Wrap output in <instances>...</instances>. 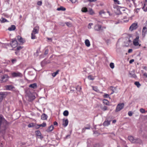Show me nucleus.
<instances>
[{"mask_svg":"<svg viewBox=\"0 0 147 147\" xmlns=\"http://www.w3.org/2000/svg\"><path fill=\"white\" fill-rule=\"evenodd\" d=\"M8 123L3 117L0 115V134L1 136L5 134Z\"/></svg>","mask_w":147,"mask_h":147,"instance_id":"1","label":"nucleus"},{"mask_svg":"<svg viewBox=\"0 0 147 147\" xmlns=\"http://www.w3.org/2000/svg\"><path fill=\"white\" fill-rule=\"evenodd\" d=\"M106 28V27L104 26H102L101 25L97 24L96 25L94 28V30L100 33L103 32L104 31V29Z\"/></svg>","mask_w":147,"mask_h":147,"instance_id":"2","label":"nucleus"},{"mask_svg":"<svg viewBox=\"0 0 147 147\" xmlns=\"http://www.w3.org/2000/svg\"><path fill=\"white\" fill-rule=\"evenodd\" d=\"M124 106V104L123 103L119 104L117 106L115 110L116 112H118L122 109Z\"/></svg>","mask_w":147,"mask_h":147,"instance_id":"3","label":"nucleus"},{"mask_svg":"<svg viewBox=\"0 0 147 147\" xmlns=\"http://www.w3.org/2000/svg\"><path fill=\"white\" fill-rule=\"evenodd\" d=\"M26 95L29 98H30V100H33L35 98V96H34L30 92L27 91H26Z\"/></svg>","mask_w":147,"mask_h":147,"instance_id":"4","label":"nucleus"},{"mask_svg":"<svg viewBox=\"0 0 147 147\" xmlns=\"http://www.w3.org/2000/svg\"><path fill=\"white\" fill-rule=\"evenodd\" d=\"M9 77L7 75H4L1 77L0 80L2 82H5L8 80Z\"/></svg>","mask_w":147,"mask_h":147,"instance_id":"5","label":"nucleus"},{"mask_svg":"<svg viewBox=\"0 0 147 147\" xmlns=\"http://www.w3.org/2000/svg\"><path fill=\"white\" fill-rule=\"evenodd\" d=\"M7 93L6 92H0V102L5 98L7 95Z\"/></svg>","mask_w":147,"mask_h":147,"instance_id":"6","label":"nucleus"},{"mask_svg":"<svg viewBox=\"0 0 147 147\" xmlns=\"http://www.w3.org/2000/svg\"><path fill=\"white\" fill-rule=\"evenodd\" d=\"M139 36H137L136 38L134 39L133 41V43L134 45L137 46L139 45V46H140L141 44H139Z\"/></svg>","mask_w":147,"mask_h":147,"instance_id":"7","label":"nucleus"},{"mask_svg":"<svg viewBox=\"0 0 147 147\" xmlns=\"http://www.w3.org/2000/svg\"><path fill=\"white\" fill-rule=\"evenodd\" d=\"M18 45L17 41L16 38L12 39L11 45L13 48H14L16 47Z\"/></svg>","mask_w":147,"mask_h":147,"instance_id":"8","label":"nucleus"},{"mask_svg":"<svg viewBox=\"0 0 147 147\" xmlns=\"http://www.w3.org/2000/svg\"><path fill=\"white\" fill-rule=\"evenodd\" d=\"M11 75L13 77H21L22 76V74L18 72L12 73Z\"/></svg>","mask_w":147,"mask_h":147,"instance_id":"9","label":"nucleus"},{"mask_svg":"<svg viewBox=\"0 0 147 147\" xmlns=\"http://www.w3.org/2000/svg\"><path fill=\"white\" fill-rule=\"evenodd\" d=\"M138 27V24L137 23H134L132 24L129 28V29L131 31L134 30L136 29Z\"/></svg>","mask_w":147,"mask_h":147,"instance_id":"10","label":"nucleus"},{"mask_svg":"<svg viewBox=\"0 0 147 147\" xmlns=\"http://www.w3.org/2000/svg\"><path fill=\"white\" fill-rule=\"evenodd\" d=\"M68 121L67 119H63V125L64 127H66L68 125Z\"/></svg>","mask_w":147,"mask_h":147,"instance_id":"11","label":"nucleus"},{"mask_svg":"<svg viewBox=\"0 0 147 147\" xmlns=\"http://www.w3.org/2000/svg\"><path fill=\"white\" fill-rule=\"evenodd\" d=\"M38 31L39 29L38 27L36 26L34 28L32 33H33L34 34H37L38 32Z\"/></svg>","mask_w":147,"mask_h":147,"instance_id":"12","label":"nucleus"},{"mask_svg":"<svg viewBox=\"0 0 147 147\" xmlns=\"http://www.w3.org/2000/svg\"><path fill=\"white\" fill-rule=\"evenodd\" d=\"M29 87L33 89H36L37 87V84L36 83H33L30 84Z\"/></svg>","mask_w":147,"mask_h":147,"instance_id":"13","label":"nucleus"},{"mask_svg":"<svg viewBox=\"0 0 147 147\" xmlns=\"http://www.w3.org/2000/svg\"><path fill=\"white\" fill-rule=\"evenodd\" d=\"M128 139L131 143H134L136 138H134L132 136H130L128 137Z\"/></svg>","mask_w":147,"mask_h":147,"instance_id":"14","label":"nucleus"},{"mask_svg":"<svg viewBox=\"0 0 147 147\" xmlns=\"http://www.w3.org/2000/svg\"><path fill=\"white\" fill-rule=\"evenodd\" d=\"M135 141V142L134 143L141 144L142 143V141L139 138H136Z\"/></svg>","mask_w":147,"mask_h":147,"instance_id":"15","label":"nucleus"},{"mask_svg":"<svg viewBox=\"0 0 147 147\" xmlns=\"http://www.w3.org/2000/svg\"><path fill=\"white\" fill-rule=\"evenodd\" d=\"M54 128L53 126V125H51L48 127V128L46 130V131L48 132H50L53 130Z\"/></svg>","mask_w":147,"mask_h":147,"instance_id":"16","label":"nucleus"},{"mask_svg":"<svg viewBox=\"0 0 147 147\" xmlns=\"http://www.w3.org/2000/svg\"><path fill=\"white\" fill-rule=\"evenodd\" d=\"M147 31V29L146 27H144L142 31V35L144 37L145 36Z\"/></svg>","mask_w":147,"mask_h":147,"instance_id":"17","label":"nucleus"},{"mask_svg":"<svg viewBox=\"0 0 147 147\" xmlns=\"http://www.w3.org/2000/svg\"><path fill=\"white\" fill-rule=\"evenodd\" d=\"M35 133L36 136L40 137V138L41 139L43 138V137L41 136V134L40 131L37 130L36 131H35Z\"/></svg>","mask_w":147,"mask_h":147,"instance_id":"18","label":"nucleus"},{"mask_svg":"<svg viewBox=\"0 0 147 147\" xmlns=\"http://www.w3.org/2000/svg\"><path fill=\"white\" fill-rule=\"evenodd\" d=\"M47 116L45 114L43 113L41 116V119L43 120H45L47 119Z\"/></svg>","mask_w":147,"mask_h":147,"instance_id":"19","label":"nucleus"},{"mask_svg":"<svg viewBox=\"0 0 147 147\" xmlns=\"http://www.w3.org/2000/svg\"><path fill=\"white\" fill-rule=\"evenodd\" d=\"M16 28V26L15 25H12L10 27L8 28V30L10 31H13Z\"/></svg>","mask_w":147,"mask_h":147,"instance_id":"20","label":"nucleus"},{"mask_svg":"<svg viewBox=\"0 0 147 147\" xmlns=\"http://www.w3.org/2000/svg\"><path fill=\"white\" fill-rule=\"evenodd\" d=\"M126 40H127V42H128L125 45V46L127 47L129 45V44L131 42V41L129 38H126Z\"/></svg>","mask_w":147,"mask_h":147,"instance_id":"21","label":"nucleus"},{"mask_svg":"<svg viewBox=\"0 0 147 147\" xmlns=\"http://www.w3.org/2000/svg\"><path fill=\"white\" fill-rule=\"evenodd\" d=\"M18 40V41L21 43L24 42V40L23 38L20 36H17Z\"/></svg>","mask_w":147,"mask_h":147,"instance_id":"22","label":"nucleus"},{"mask_svg":"<svg viewBox=\"0 0 147 147\" xmlns=\"http://www.w3.org/2000/svg\"><path fill=\"white\" fill-rule=\"evenodd\" d=\"M85 43L87 47H89L90 45V42L88 39H86L85 40Z\"/></svg>","mask_w":147,"mask_h":147,"instance_id":"23","label":"nucleus"},{"mask_svg":"<svg viewBox=\"0 0 147 147\" xmlns=\"http://www.w3.org/2000/svg\"><path fill=\"white\" fill-rule=\"evenodd\" d=\"M103 145L101 143H96L95 144L94 147H103Z\"/></svg>","mask_w":147,"mask_h":147,"instance_id":"24","label":"nucleus"},{"mask_svg":"<svg viewBox=\"0 0 147 147\" xmlns=\"http://www.w3.org/2000/svg\"><path fill=\"white\" fill-rule=\"evenodd\" d=\"M110 121H105L103 123V125L104 126H107L110 124Z\"/></svg>","mask_w":147,"mask_h":147,"instance_id":"25","label":"nucleus"},{"mask_svg":"<svg viewBox=\"0 0 147 147\" xmlns=\"http://www.w3.org/2000/svg\"><path fill=\"white\" fill-rule=\"evenodd\" d=\"M110 88H112L111 89L112 91V92L111 93V94H113L114 92L117 89V87H113V86H111Z\"/></svg>","mask_w":147,"mask_h":147,"instance_id":"26","label":"nucleus"},{"mask_svg":"<svg viewBox=\"0 0 147 147\" xmlns=\"http://www.w3.org/2000/svg\"><path fill=\"white\" fill-rule=\"evenodd\" d=\"M0 21H1V22L2 23L8 22V21L6 19L2 18H1V19L0 20Z\"/></svg>","mask_w":147,"mask_h":147,"instance_id":"27","label":"nucleus"},{"mask_svg":"<svg viewBox=\"0 0 147 147\" xmlns=\"http://www.w3.org/2000/svg\"><path fill=\"white\" fill-rule=\"evenodd\" d=\"M103 103L107 105H109V101L106 99H104L103 100Z\"/></svg>","mask_w":147,"mask_h":147,"instance_id":"28","label":"nucleus"},{"mask_svg":"<svg viewBox=\"0 0 147 147\" xmlns=\"http://www.w3.org/2000/svg\"><path fill=\"white\" fill-rule=\"evenodd\" d=\"M66 9L65 8L61 6L60 7L58 8L57 10L58 11L62 10L65 11Z\"/></svg>","mask_w":147,"mask_h":147,"instance_id":"29","label":"nucleus"},{"mask_svg":"<svg viewBox=\"0 0 147 147\" xmlns=\"http://www.w3.org/2000/svg\"><path fill=\"white\" fill-rule=\"evenodd\" d=\"M59 71V70H57L55 72L53 73L52 74V76L53 77H55L56 75L58 74Z\"/></svg>","mask_w":147,"mask_h":147,"instance_id":"30","label":"nucleus"},{"mask_svg":"<svg viewBox=\"0 0 147 147\" xmlns=\"http://www.w3.org/2000/svg\"><path fill=\"white\" fill-rule=\"evenodd\" d=\"M69 112L67 110L64 111L63 113V115L64 116H67L68 115Z\"/></svg>","mask_w":147,"mask_h":147,"instance_id":"31","label":"nucleus"},{"mask_svg":"<svg viewBox=\"0 0 147 147\" xmlns=\"http://www.w3.org/2000/svg\"><path fill=\"white\" fill-rule=\"evenodd\" d=\"M82 11L83 12H86L88 11L86 7H83L82 9Z\"/></svg>","mask_w":147,"mask_h":147,"instance_id":"32","label":"nucleus"},{"mask_svg":"<svg viewBox=\"0 0 147 147\" xmlns=\"http://www.w3.org/2000/svg\"><path fill=\"white\" fill-rule=\"evenodd\" d=\"M39 127H45L46 126V123L45 122H43L42 123L38 125Z\"/></svg>","mask_w":147,"mask_h":147,"instance_id":"33","label":"nucleus"},{"mask_svg":"<svg viewBox=\"0 0 147 147\" xmlns=\"http://www.w3.org/2000/svg\"><path fill=\"white\" fill-rule=\"evenodd\" d=\"M136 85L138 88H139L141 86L140 84L138 82H136L134 83Z\"/></svg>","mask_w":147,"mask_h":147,"instance_id":"34","label":"nucleus"},{"mask_svg":"<svg viewBox=\"0 0 147 147\" xmlns=\"http://www.w3.org/2000/svg\"><path fill=\"white\" fill-rule=\"evenodd\" d=\"M65 24L68 27H71L72 26V24L70 22H66Z\"/></svg>","mask_w":147,"mask_h":147,"instance_id":"35","label":"nucleus"},{"mask_svg":"<svg viewBox=\"0 0 147 147\" xmlns=\"http://www.w3.org/2000/svg\"><path fill=\"white\" fill-rule=\"evenodd\" d=\"M101 109L103 110L104 111H105L106 110H107V107L106 106H104L103 107H100Z\"/></svg>","mask_w":147,"mask_h":147,"instance_id":"36","label":"nucleus"},{"mask_svg":"<svg viewBox=\"0 0 147 147\" xmlns=\"http://www.w3.org/2000/svg\"><path fill=\"white\" fill-rule=\"evenodd\" d=\"M13 86L11 85L7 86L6 88L7 90H10L13 88Z\"/></svg>","mask_w":147,"mask_h":147,"instance_id":"37","label":"nucleus"},{"mask_svg":"<svg viewBox=\"0 0 147 147\" xmlns=\"http://www.w3.org/2000/svg\"><path fill=\"white\" fill-rule=\"evenodd\" d=\"M35 34H34L33 33H32L31 34V38L32 39H34L36 38Z\"/></svg>","mask_w":147,"mask_h":147,"instance_id":"38","label":"nucleus"},{"mask_svg":"<svg viewBox=\"0 0 147 147\" xmlns=\"http://www.w3.org/2000/svg\"><path fill=\"white\" fill-rule=\"evenodd\" d=\"M110 66L112 69H113L114 67V65L113 63H111L110 64Z\"/></svg>","mask_w":147,"mask_h":147,"instance_id":"39","label":"nucleus"},{"mask_svg":"<svg viewBox=\"0 0 147 147\" xmlns=\"http://www.w3.org/2000/svg\"><path fill=\"white\" fill-rule=\"evenodd\" d=\"M76 89L77 90L79 91H80L82 89V88L81 86H78L76 88Z\"/></svg>","mask_w":147,"mask_h":147,"instance_id":"40","label":"nucleus"},{"mask_svg":"<svg viewBox=\"0 0 147 147\" xmlns=\"http://www.w3.org/2000/svg\"><path fill=\"white\" fill-rule=\"evenodd\" d=\"M88 78L90 80H94V78L91 75L89 76H88Z\"/></svg>","mask_w":147,"mask_h":147,"instance_id":"41","label":"nucleus"},{"mask_svg":"<svg viewBox=\"0 0 147 147\" xmlns=\"http://www.w3.org/2000/svg\"><path fill=\"white\" fill-rule=\"evenodd\" d=\"M140 111L142 113H144L145 112V110L142 108L140 109Z\"/></svg>","mask_w":147,"mask_h":147,"instance_id":"42","label":"nucleus"},{"mask_svg":"<svg viewBox=\"0 0 147 147\" xmlns=\"http://www.w3.org/2000/svg\"><path fill=\"white\" fill-rule=\"evenodd\" d=\"M114 3L115 4H119V1L118 0H113Z\"/></svg>","mask_w":147,"mask_h":147,"instance_id":"43","label":"nucleus"},{"mask_svg":"<svg viewBox=\"0 0 147 147\" xmlns=\"http://www.w3.org/2000/svg\"><path fill=\"white\" fill-rule=\"evenodd\" d=\"M105 12L103 10H102L100 11L99 12V14L100 15H101L102 14H105Z\"/></svg>","mask_w":147,"mask_h":147,"instance_id":"44","label":"nucleus"},{"mask_svg":"<svg viewBox=\"0 0 147 147\" xmlns=\"http://www.w3.org/2000/svg\"><path fill=\"white\" fill-rule=\"evenodd\" d=\"M17 61V60L16 59H12L11 60V61L12 64H13Z\"/></svg>","mask_w":147,"mask_h":147,"instance_id":"45","label":"nucleus"},{"mask_svg":"<svg viewBox=\"0 0 147 147\" xmlns=\"http://www.w3.org/2000/svg\"><path fill=\"white\" fill-rule=\"evenodd\" d=\"M88 12L89 13H90L91 14H93L94 12H93V11L92 10L90 9L89 11H88Z\"/></svg>","mask_w":147,"mask_h":147,"instance_id":"46","label":"nucleus"},{"mask_svg":"<svg viewBox=\"0 0 147 147\" xmlns=\"http://www.w3.org/2000/svg\"><path fill=\"white\" fill-rule=\"evenodd\" d=\"M48 52H49L48 49H46V50L45 51V53H44V55H47L48 53Z\"/></svg>","mask_w":147,"mask_h":147,"instance_id":"47","label":"nucleus"},{"mask_svg":"<svg viewBox=\"0 0 147 147\" xmlns=\"http://www.w3.org/2000/svg\"><path fill=\"white\" fill-rule=\"evenodd\" d=\"M93 25V24L92 23H90L88 25V28L89 29H90L91 28V26Z\"/></svg>","mask_w":147,"mask_h":147,"instance_id":"48","label":"nucleus"},{"mask_svg":"<svg viewBox=\"0 0 147 147\" xmlns=\"http://www.w3.org/2000/svg\"><path fill=\"white\" fill-rule=\"evenodd\" d=\"M42 1H38L37 2V5H38L40 6L42 4Z\"/></svg>","mask_w":147,"mask_h":147,"instance_id":"49","label":"nucleus"},{"mask_svg":"<svg viewBox=\"0 0 147 147\" xmlns=\"http://www.w3.org/2000/svg\"><path fill=\"white\" fill-rule=\"evenodd\" d=\"M22 48V47H21V46H19V47H18L17 48L16 50L17 51L20 50Z\"/></svg>","mask_w":147,"mask_h":147,"instance_id":"50","label":"nucleus"},{"mask_svg":"<svg viewBox=\"0 0 147 147\" xmlns=\"http://www.w3.org/2000/svg\"><path fill=\"white\" fill-rule=\"evenodd\" d=\"M93 89L95 91H97V88L96 87L92 86Z\"/></svg>","mask_w":147,"mask_h":147,"instance_id":"51","label":"nucleus"},{"mask_svg":"<svg viewBox=\"0 0 147 147\" xmlns=\"http://www.w3.org/2000/svg\"><path fill=\"white\" fill-rule=\"evenodd\" d=\"M128 115L129 116H132V112L131 111H129L128 112Z\"/></svg>","mask_w":147,"mask_h":147,"instance_id":"52","label":"nucleus"},{"mask_svg":"<svg viewBox=\"0 0 147 147\" xmlns=\"http://www.w3.org/2000/svg\"><path fill=\"white\" fill-rule=\"evenodd\" d=\"M33 126V123H30L28 125V127H32Z\"/></svg>","mask_w":147,"mask_h":147,"instance_id":"53","label":"nucleus"},{"mask_svg":"<svg viewBox=\"0 0 147 147\" xmlns=\"http://www.w3.org/2000/svg\"><path fill=\"white\" fill-rule=\"evenodd\" d=\"M109 96V95L107 94H105L104 95V98H108Z\"/></svg>","mask_w":147,"mask_h":147,"instance_id":"54","label":"nucleus"},{"mask_svg":"<svg viewBox=\"0 0 147 147\" xmlns=\"http://www.w3.org/2000/svg\"><path fill=\"white\" fill-rule=\"evenodd\" d=\"M73 3H75L76 1L77 0H69Z\"/></svg>","mask_w":147,"mask_h":147,"instance_id":"55","label":"nucleus"},{"mask_svg":"<svg viewBox=\"0 0 147 147\" xmlns=\"http://www.w3.org/2000/svg\"><path fill=\"white\" fill-rule=\"evenodd\" d=\"M143 9H144V11H147V7L145 8L144 7L143 8Z\"/></svg>","mask_w":147,"mask_h":147,"instance_id":"56","label":"nucleus"},{"mask_svg":"<svg viewBox=\"0 0 147 147\" xmlns=\"http://www.w3.org/2000/svg\"><path fill=\"white\" fill-rule=\"evenodd\" d=\"M134 59H132L131 60H130L129 61V63H132L134 61Z\"/></svg>","mask_w":147,"mask_h":147,"instance_id":"57","label":"nucleus"},{"mask_svg":"<svg viewBox=\"0 0 147 147\" xmlns=\"http://www.w3.org/2000/svg\"><path fill=\"white\" fill-rule=\"evenodd\" d=\"M53 125H57L58 124L56 121H55L53 123Z\"/></svg>","mask_w":147,"mask_h":147,"instance_id":"58","label":"nucleus"},{"mask_svg":"<svg viewBox=\"0 0 147 147\" xmlns=\"http://www.w3.org/2000/svg\"><path fill=\"white\" fill-rule=\"evenodd\" d=\"M132 51V49H129L128 51V52L129 53H131Z\"/></svg>","mask_w":147,"mask_h":147,"instance_id":"59","label":"nucleus"},{"mask_svg":"<svg viewBox=\"0 0 147 147\" xmlns=\"http://www.w3.org/2000/svg\"><path fill=\"white\" fill-rule=\"evenodd\" d=\"M143 75L144 76L146 77V78H147V74L146 73H144Z\"/></svg>","mask_w":147,"mask_h":147,"instance_id":"60","label":"nucleus"},{"mask_svg":"<svg viewBox=\"0 0 147 147\" xmlns=\"http://www.w3.org/2000/svg\"><path fill=\"white\" fill-rule=\"evenodd\" d=\"M91 142L90 139H88L87 140V143L88 144H90V142Z\"/></svg>","mask_w":147,"mask_h":147,"instance_id":"61","label":"nucleus"},{"mask_svg":"<svg viewBox=\"0 0 147 147\" xmlns=\"http://www.w3.org/2000/svg\"><path fill=\"white\" fill-rule=\"evenodd\" d=\"M97 0H88V1L90 2H95Z\"/></svg>","mask_w":147,"mask_h":147,"instance_id":"62","label":"nucleus"},{"mask_svg":"<svg viewBox=\"0 0 147 147\" xmlns=\"http://www.w3.org/2000/svg\"><path fill=\"white\" fill-rule=\"evenodd\" d=\"M85 128H83L82 130V132L83 133V132H84V131H85Z\"/></svg>","mask_w":147,"mask_h":147,"instance_id":"63","label":"nucleus"},{"mask_svg":"<svg viewBox=\"0 0 147 147\" xmlns=\"http://www.w3.org/2000/svg\"><path fill=\"white\" fill-rule=\"evenodd\" d=\"M143 69L147 71V67L146 66H144L143 67Z\"/></svg>","mask_w":147,"mask_h":147,"instance_id":"64","label":"nucleus"}]
</instances>
